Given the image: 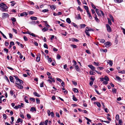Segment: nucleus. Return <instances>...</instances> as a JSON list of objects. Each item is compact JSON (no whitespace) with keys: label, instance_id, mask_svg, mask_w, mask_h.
Returning <instances> with one entry per match:
<instances>
[{"label":"nucleus","instance_id":"13","mask_svg":"<svg viewBox=\"0 0 125 125\" xmlns=\"http://www.w3.org/2000/svg\"><path fill=\"white\" fill-rule=\"evenodd\" d=\"M107 63L109 64L110 66H112L113 62L112 61L108 60Z\"/></svg>","mask_w":125,"mask_h":125},{"label":"nucleus","instance_id":"29","mask_svg":"<svg viewBox=\"0 0 125 125\" xmlns=\"http://www.w3.org/2000/svg\"><path fill=\"white\" fill-rule=\"evenodd\" d=\"M109 17L111 19V20L113 22H114V19L113 17L111 15H110L109 16Z\"/></svg>","mask_w":125,"mask_h":125},{"label":"nucleus","instance_id":"6","mask_svg":"<svg viewBox=\"0 0 125 125\" xmlns=\"http://www.w3.org/2000/svg\"><path fill=\"white\" fill-rule=\"evenodd\" d=\"M88 66L91 68L93 71H95V67L93 66L92 65H89Z\"/></svg>","mask_w":125,"mask_h":125},{"label":"nucleus","instance_id":"41","mask_svg":"<svg viewBox=\"0 0 125 125\" xmlns=\"http://www.w3.org/2000/svg\"><path fill=\"white\" fill-rule=\"evenodd\" d=\"M22 122V120H21V119L20 118H19L17 120V123H19L20 122Z\"/></svg>","mask_w":125,"mask_h":125},{"label":"nucleus","instance_id":"26","mask_svg":"<svg viewBox=\"0 0 125 125\" xmlns=\"http://www.w3.org/2000/svg\"><path fill=\"white\" fill-rule=\"evenodd\" d=\"M85 32L86 33V34L88 36H90V35L89 34V31H88V30H87L86 29L85 31Z\"/></svg>","mask_w":125,"mask_h":125},{"label":"nucleus","instance_id":"46","mask_svg":"<svg viewBox=\"0 0 125 125\" xmlns=\"http://www.w3.org/2000/svg\"><path fill=\"white\" fill-rule=\"evenodd\" d=\"M40 57H39V56L38 55V56L36 57V61L37 62H39L40 61Z\"/></svg>","mask_w":125,"mask_h":125},{"label":"nucleus","instance_id":"61","mask_svg":"<svg viewBox=\"0 0 125 125\" xmlns=\"http://www.w3.org/2000/svg\"><path fill=\"white\" fill-rule=\"evenodd\" d=\"M122 122L121 120H119V124H120V125H122Z\"/></svg>","mask_w":125,"mask_h":125},{"label":"nucleus","instance_id":"14","mask_svg":"<svg viewBox=\"0 0 125 125\" xmlns=\"http://www.w3.org/2000/svg\"><path fill=\"white\" fill-rule=\"evenodd\" d=\"M94 18L96 21L98 22H99L100 21L97 18V16L96 15V13H95V14H94Z\"/></svg>","mask_w":125,"mask_h":125},{"label":"nucleus","instance_id":"24","mask_svg":"<svg viewBox=\"0 0 125 125\" xmlns=\"http://www.w3.org/2000/svg\"><path fill=\"white\" fill-rule=\"evenodd\" d=\"M66 22L69 23H71V21L70 19L69 18H67L66 19Z\"/></svg>","mask_w":125,"mask_h":125},{"label":"nucleus","instance_id":"35","mask_svg":"<svg viewBox=\"0 0 125 125\" xmlns=\"http://www.w3.org/2000/svg\"><path fill=\"white\" fill-rule=\"evenodd\" d=\"M107 19L108 20V23L111 25L112 23V22L111 21V20L110 19H109V18H108Z\"/></svg>","mask_w":125,"mask_h":125},{"label":"nucleus","instance_id":"52","mask_svg":"<svg viewBox=\"0 0 125 125\" xmlns=\"http://www.w3.org/2000/svg\"><path fill=\"white\" fill-rule=\"evenodd\" d=\"M56 79L57 81H58L60 83H61L62 81V80L61 79L58 78H56Z\"/></svg>","mask_w":125,"mask_h":125},{"label":"nucleus","instance_id":"20","mask_svg":"<svg viewBox=\"0 0 125 125\" xmlns=\"http://www.w3.org/2000/svg\"><path fill=\"white\" fill-rule=\"evenodd\" d=\"M21 108V106L20 105H19L17 106H16L14 107V108L16 109H18L19 108Z\"/></svg>","mask_w":125,"mask_h":125},{"label":"nucleus","instance_id":"12","mask_svg":"<svg viewBox=\"0 0 125 125\" xmlns=\"http://www.w3.org/2000/svg\"><path fill=\"white\" fill-rule=\"evenodd\" d=\"M34 95L37 97H40V96L41 95L39 94L38 93L36 92H35L33 93Z\"/></svg>","mask_w":125,"mask_h":125},{"label":"nucleus","instance_id":"23","mask_svg":"<svg viewBox=\"0 0 125 125\" xmlns=\"http://www.w3.org/2000/svg\"><path fill=\"white\" fill-rule=\"evenodd\" d=\"M31 19L32 20H36L37 19V18L36 17L32 16L30 17Z\"/></svg>","mask_w":125,"mask_h":125},{"label":"nucleus","instance_id":"5","mask_svg":"<svg viewBox=\"0 0 125 125\" xmlns=\"http://www.w3.org/2000/svg\"><path fill=\"white\" fill-rule=\"evenodd\" d=\"M28 15V14L26 12H24L20 14V16L21 17H26Z\"/></svg>","mask_w":125,"mask_h":125},{"label":"nucleus","instance_id":"62","mask_svg":"<svg viewBox=\"0 0 125 125\" xmlns=\"http://www.w3.org/2000/svg\"><path fill=\"white\" fill-rule=\"evenodd\" d=\"M20 116L23 119L24 118V115L22 114H20Z\"/></svg>","mask_w":125,"mask_h":125},{"label":"nucleus","instance_id":"44","mask_svg":"<svg viewBox=\"0 0 125 125\" xmlns=\"http://www.w3.org/2000/svg\"><path fill=\"white\" fill-rule=\"evenodd\" d=\"M61 56L59 54H57V59L59 60L60 59Z\"/></svg>","mask_w":125,"mask_h":125},{"label":"nucleus","instance_id":"48","mask_svg":"<svg viewBox=\"0 0 125 125\" xmlns=\"http://www.w3.org/2000/svg\"><path fill=\"white\" fill-rule=\"evenodd\" d=\"M78 9L81 12H82L83 11V10L81 9L79 6H78Z\"/></svg>","mask_w":125,"mask_h":125},{"label":"nucleus","instance_id":"31","mask_svg":"<svg viewBox=\"0 0 125 125\" xmlns=\"http://www.w3.org/2000/svg\"><path fill=\"white\" fill-rule=\"evenodd\" d=\"M86 29L88 31H93V30L91 29H89L88 27H86Z\"/></svg>","mask_w":125,"mask_h":125},{"label":"nucleus","instance_id":"16","mask_svg":"<svg viewBox=\"0 0 125 125\" xmlns=\"http://www.w3.org/2000/svg\"><path fill=\"white\" fill-rule=\"evenodd\" d=\"M115 2L117 3H119L123 1V0H114Z\"/></svg>","mask_w":125,"mask_h":125},{"label":"nucleus","instance_id":"15","mask_svg":"<svg viewBox=\"0 0 125 125\" xmlns=\"http://www.w3.org/2000/svg\"><path fill=\"white\" fill-rule=\"evenodd\" d=\"M75 18L77 20L81 19V18L80 15L79 14H78L76 16Z\"/></svg>","mask_w":125,"mask_h":125},{"label":"nucleus","instance_id":"11","mask_svg":"<svg viewBox=\"0 0 125 125\" xmlns=\"http://www.w3.org/2000/svg\"><path fill=\"white\" fill-rule=\"evenodd\" d=\"M75 66V69L78 72H80V69L79 68V67L77 65H76Z\"/></svg>","mask_w":125,"mask_h":125},{"label":"nucleus","instance_id":"4","mask_svg":"<svg viewBox=\"0 0 125 125\" xmlns=\"http://www.w3.org/2000/svg\"><path fill=\"white\" fill-rule=\"evenodd\" d=\"M15 84H17L18 86H16L18 87L20 89H22L23 88V86L21 85V83H18L16 82H15Z\"/></svg>","mask_w":125,"mask_h":125},{"label":"nucleus","instance_id":"1","mask_svg":"<svg viewBox=\"0 0 125 125\" xmlns=\"http://www.w3.org/2000/svg\"><path fill=\"white\" fill-rule=\"evenodd\" d=\"M0 7L1 10L2 12L7 11H8L6 9L8 8V7L6 6V5L3 2L0 3Z\"/></svg>","mask_w":125,"mask_h":125},{"label":"nucleus","instance_id":"22","mask_svg":"<svg viewBox=\"0 0 125 125\" xmlns=\"http://www.w3.org/2000/svg\"><path fill=\"white\" fill-rule=\"evenodd\" d=\"M30 111H31L32 112H33L34 111H36V109L35 107H32L31 108Z\"/></svg>","mask_w":125,"mask_h":125},{"label":"nucleus","instance_id":"32","mask_svg":"<svg viewBox=\"0 0 125 125\" xmlns=\"http://www.w3.org/2000/svg\"><path fill=\"white\" fill-rule=\"evenodd\" d=\"M0 33L3 36L4 38L7 39V38L6 37V36L3 33L0 31Z\"/></svg>","mask_w":125,"mask_h":125},{"label":"nucleus","instance_id":"19","mask_svg":"<svg viewBox=\"0 0 125 125\" xmlns=\"http://www.w3.org/2000/svg\"><path fill=\"white\" fill-rule=\"evenodd\" d=\"M50 7L53 10H55L56 8V6L54 5H52V6L49 5Z\"/></svg>","mask_w":125,"mask_h":125},{"label":"nucleus","instance_id":"60","mask_svg":"<svg viewBox=\"0 0 125 125\" xmlns=\"http://www.w3.org/2000/svg\"><path fill=\"white\" fill-rule=\"evenodd\" d=\"M51 115L52 117H54V113L53 112H51Z\"/></svg>","mask_w":125,"mask_h":125},{"label":"nucleus","instance_id":"7","mask_svg":"<svg viewBox=\"0 0 125 125\" xmlns=\"http://www.w3.org/2000/svg\"><path fill=\"white\" fill-rule=\"evenodd\" d=\"M9 15L8 13H3L2 14V18H4L5 17H9Z\"/></svg>","mask_w":125,"mask_h":125},{"label":"nucleus","instance_id":"55","mask_svg":"<svg viewBox=\"0 0 125 125\" xmlns=\"http://www.w3.org/2000/svg\"><path fill=\"white\" fill-rule=\"evenodd\" d=\"M105 42V41L104 39H102L101 40V41L100 42L102 43H104V42Z\"/></svg>","mask_w":125,"mask_h":125},{"label":"nucleus","instance_id":"34","mask_svg":"<svg viewBox=\"0 0 125 125\" xmlns=\"http://www.w3.org/2000/svg\"><path fill=\"white\" fill-rule=\"evenodd\" d=\"M84 8L86 10L87 12L88 11H89L88 8V6H84Z\"/></svg>","mask_w":125,"mask_h":125},{"label":"nucleus","instance_id":"45","mask_svg":"<svg viewBox=\"0 0 125 125\" xmlns=\"http://www.w3.org/2000/svg\"><path fill=\"white\" fill-rule=\"evenodd\" d=\"M49 11V10L48 9H44L42 10V12H43L45 13Z\"/></svg>","mask_w":125,"mask_h":125},{"label":"nucleus","instance_id":"54","mask_svg":"<svg viewBox=\"0 0 125 125\" xmlns=\"http://www.w3.org/2000/svg\"><path fill=\"white\" fill-rule=\"evenodd\" d=\"M91 5L93 8L96 9L94 5L93 4V3H91Z\"/></svg>","mask_w":125,"mask_h":125},{"label":"nucleus","instance_id":"58","mask_svg":"<svg viewBox=\"0 0 125 125\" xmlns=\"http://www.w3.org/2000/svg\"><path fill=\"white\" fill-rule=\"evenodd\" d=\"M27 118L29 119H30L31 117L30 115L29 114H27Z\"/></svg>","mask_w":125,"mask_h":125},{"label":"nucleus","instance_id":"49","mask_svg":"<svg viewBox=\"0 0 125 125\" xmlns=\"http://www.w3.org/2000/svg\"><path fill=\"white\" fill-rule=\"evenodd\" d=\"M119 73H125V70H123L122 71H120L119 72Z\"/></svg>","mask_w":125,"mask_h":125},{"label":"nucleus","instance_id":"21","mask_svg":"<svg viewBox=\"0 0 125 125\" xmlns=\"http://www.w3.org/2000/svg\"><path fill=\"white\" fill-rule=\"evenodd\" d=\"M73 91L75 92H76L77 93L79 92V91L78 89L77 88H73Z\"/></svg>","mask_w":125,"mask_h":125},{"label":"nucleus","instance_id":"33","mask_svg":"<svg viewBox=\"0 0 125 125\" xmlns=\"http://www.w3.org/2000/svg\"><path fill=\"white\" fill-rule=\"evenodd\" d=\"M104 80L107 81H109V79L106 76H105L104 78Z\"/></svg>","mask_w":125,"mask_h":125},{"label":"nucleus","instance_id":"36","mask_svg":"<svg viewBox=\"0 0 125 125\" xmlns=\"http://www.w3.org/2000/svg\"><path fill=\"white\" fill-rule=\"evenodd\" d=\"M5 79L7 81V82L9 83H10V82L9 81V79L6 76H5Z\"/></svg>","mask_w":125,"mask_h":125},{"label":"nucleus","instance_id":"40","mask_svg":"<svg viewBox=\"0 0 125 125\" xmlns=\"http://www.w3.org/2000/svg\"><path fill=\"white\" fill-rule=\"evenodd\" d=\"M30 100L31 101H32L33 102H35V99L33 98H30Z\"/></svg>","mask_w":125,"mask_h":125},{"label":"nucleus","instance_id":"18","mask_svg":"<svg viewBox=\"0 0 125 125\" xmlns=\"http://www.w3.org/2000/svg\"><path fill=\"white\" fill-rule=\"evenodd\" d=\"M16 82H17V83L18 82H19V83H23V81L19 78L17 80H16Z\"/></svg>","mask_w":125,"mask_h":125},{"label":"nucleus","instance_id":"39","mask_svg":"<svg viewBox=\"0 0 125 125\" xmlns=\"http://www.w3.org/2000/svg\"><path fill=\"white\" fill-rule=\"evenodd\" d=\"M11 20L14 22H15L16 21V20L15 18L14 17H12L11 18Z\"/></svg>","mask_w":125,"mask_h":125},{"label":"nucleus","instance_id":"63","mask_svg":"<svg viewBox=\"0 0 125 125\" xmlns=\"http://www.w3.org/2000/svg\"><path fill=\"white\" fill-rule=\"evenodd\" d=\"M47 113L48 116H50L51 114V112L49 110L47 111Z\"/></svg>","mask_w":125,"mask_h":125},{"label":"nucleus","instance_id":"47","mask_svg":"<svg viewBox=\"0 0 125 125\" xmlns=\"http://www.w3.org/2000/svg\"><path fill=\"white\" fill-rule=\"evenodd\" d=\"M73 100L74 101H77V99L74 96H73Z\"/></svg>","mask_w":125,"mask_h":125},{"label":"nucleus","instance_id":"30","mask_svg":"<svg viewBox=\"0 0 125 125\" xmlns=\"http://www.w3.org/2000/svg\"><path fill=\"white\" fill-rule=\"evenodd\" d=\"M71 46L73 48H77V46L74 44H71Z\"/></svg>","mask_w":125,"mask_h":125},{"label":"nucleus","instance_id":"43","mask_svg":"<svg viewBox=\"0 0 125 125\" xmlns=\"http://www.w3.org/2000/svg\"><path fill=\"white\" fill-rule=\"evenodd\" d=\"M44 47L46 49H48V47L46 44L45 43L43 45Z\"/></svg>","mask_w":125,"mask_h":125},{"label":"nucleus","instance_id":"59","mask_svg":"<svg viewBox=\"0 0 125 125\" xmlns=\"http://www.w3.org/2000/svg\"><path fill=\"white\" fill-rule=\"evenodd\" d=\"M72 82H73V84L75 86H76L77 85V83L76 82L73 81H72Z\"/></svg>","mask_w":125,"mask_h":125},{"label":"nucleus","instance_id":"50","mask_svg":"<svg viewBox=\"0 0 125 125\" xmlns=\"http://www.w3.org/2000/svg\"><path fill=\"white\" fill-rule=\"evenodd\" d=\"M36 100L37 104H39L40 103V100L39 99L37 98L36 99Z\"/></svg>","mask_w":125,"mask_h":125},{"label":"nucleus","instance_id":"3","mask_svg":"<svg viewBox=\"0 0 125 125\" xmlns=\"http://www.w3.org/2000/svg\"><path fill=\"white\" fill-rule=\"evenodd\" d=\"M106 47H108L111 46V42H107L104 44Z\"/></svg>","mask_w":125,"mask_h":125},{"label":"nucleus","instance_id":"57","mask_svg":"<svg viewBox=\"0 0 125 125\" xmlns=\"http://www.w3.org/2000/svg\"><path fill=\"white\" fill-rule=\"evenodd\" d=\"M12 31L14 32H15L16 34L17 33V30L16 29H14V28L12 29Z\"/></svg>","mask_w":125,"mask_h":125},{"label":"nucleus","instance_id":"8","mask_svg":"<svg viewBox=\"0 0 125 125\" xmlns=\"http://www.w3.org/2000/svg\"><path fill=\"white\" fill-rule=\"evenodd\" d=\"M10 79L11 82L13 83H14V78L12 76H10Z\"/></svg>","mask_w":125,"mask_h":125},{"label":"nucleus","instance_id":"10","mask_svg":"<svg viewBox=\"0 0 125 125\" xmlns=\"http://www.w3.org/2000/svg\"><path fill=\"white\" fill-rule=\"evenodd\" d=\"M88 121L87 122V124L88 125H90V123L89 122H91V120H90V119L88 118L85 117H84Z\"/></svg>","mask_w":125,"mask_h":125},{"label":"nucleus","instance_id":"27","mask_svg":"<svg viewBox=\"0 0 125 125\" xmlns=\"http://www.w3.org/2000/svg\"><path fill=\"white\" fill-rule=\"evenodd\" d=\"M48 30V29L47 28L44 27L42 29V31L44 32Z\"/></svg>","mask_w":125,"mask_h":125},{"label":"nucleus","instance_id":"64","mask_svg":"<svg viewBox=\"0 0 125 125\" xmlns=\"http://www.w3.org/2000/svg\"><path fill=\"white\" fill-rule=\"evenodd\" d=\"M48 122V120H46L44 122L45 125H47Z\"/></svg>","mask_w":125,"mask_h":125},{"label":"nucleus","instance_id":"25","mask_svg":"<svg viewBox=\"0 0 125 125\" xmlns=\"http://www.w3.org/2000/svg\"><path fill=\"white\" fill-rule=\"evenodd\" d=\"M112 91L113 94H116V89L115 88H113L112 89Z\"/></svg>","mask_w":125,"mask_h":125},{"label":"nucleus","instance_id":"17","mask_svg":"<svg viewBox=\"0 0 125 125\" xmlns=\"http://www.w3.org/2000/svg\"><path fill=\"white\" fill-rule=\"evenodd\" d=\"M96 12L99 16H100L101 15L99 12V10L98 9H96Z\"/></svg>","mask_w":125,"mask_h":125},{"label":"nucleus","instance_id":"53","mask_svg":"<svg viewBox=\"0 0 125 125\" xmlns=\"http://www.w3.org/2000/svg\"><path fill=\"white\" fill-rule=\"evenodd\" d=\"M119 115H116L115 118L116 120H118L119 119Z\"/></svg>","mask_w":125,"mask_h":125},{"label":"nucleus","instance_id":"56","mask_svg":"<svg viewBox=\"0 0 125 125\" xmlns=\"http://www.w3.org/2000/svg\"><path fill=\"white\" fill-rule=\"evenodd\" d=\"M7 115L5 114H4L3 115V118L5 120L6 119Z\"/></svg>","mask_w":125,"mask_h":125},{"label":"nucleus","instance_id":"28","mask_svg":"<svg viewBox=\"0 0 125 125\" xmlns=\"http://www.w3.org/2000/svg\"><path fill=\"white\" fill-rule=\"evenodd\" d=\"M80 26L81 27L80 28L82 29L84 28L86 26V25L84 24H81L80 25Z\"/></svg>","mask_w":125,"mask_h":125},{"label":"nucleus","instance_id":"2","mask_svg":"<svg viewBox=\"0 0 125 125\" xmlns=\"http://www.w3.org/2000/svg\"><path fill=\"white\" fill-rule=\"evenodd\" d=\"M106 27L107 28V30L108 32H111V27L108 24H106Z\"/></svg>","mask_w":125,"mask_h":125},{"label":"nucleus","instance_id":"38","mask_svg":"<svg viewBox=\"0 0 125 125\" xmlns=\"http://www.w3.org/2000/svg\"><path fill=\"white\" fill-rule=\"evenodd\" d=\"M96 104L97 106L99 107H100L101 105L100 103L98 102H96Z\"/></svg>","mask_w":125,"mask_h":125},{"label":"nucleus","instance_id":"37","mask_svg":"<svg viewBox=\"0 0 125 125\" xmlns=\"http://www.w3.org/2000/svg\"><path fill=\"white\" fill-rule=\"evenodd\" d=\"M73 65L74 66H75L76 65V64L77 63V62L75 61L74 60H73Z\"/></svg>","mask_w":125,"mask_h":125},{"label":"nucleus","instance_id":"42","mask_svg":"<svg viewBox=\"0 0 125 125\" xmlns=\"http://www.w3.org/2000/svg\"><path fill=\"white\" fill-rule=\"evenodd\" d=\"M72 40L73 41H75L76 42H78L79 41V40H78V39H76L74 38H73L72 39Z\"/></svg>","mask_w":125,"mask_h":125},{"label":"nucleus","instance_id":"51","mask_svg":"<svg viewBox=\"0 0 125 125\" xmlns=\"http://www.w3.org/2000/svg\"><path fill=\"white\" fill-rule=\"evenodd\" d=\"M94 65H96L97 66H99V64L98 62H97V63H96L95 62H94Z\"/></svg>","mask_w":125,"mask_h":125},{"label":"nucleus","instance_id":"9","mask_svg":"<svg viewBox=\"0 0 125 125\" xmlns=\"http://www.w3.org/2000/svg\"><path fill=\"white\" fill-rule=\"evenodd\" d=\"M116 79L118 81L120 82H121L122 80V79L117 75H116Z\"/></svg>","mask_w":125,"mask_h":125}]
</instances>
